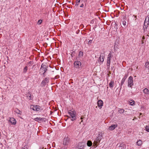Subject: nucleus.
<instances>
[{"label": "nucleus", "mask_w": 149, "mask_h": 149, "mask_svg": "<svg viewBox=\"0 0 149 149\" xmlns=\"http://www.w3.org/2000/svg\"><path fill=\"white\" fill-rule=\"evenodd\" d=\"M102 139V136L99 134L93 142V144L94 146H97V144H99L101 140Z\"/></svg>", "instance_id": "1"}, {"label": "nucleus", "mask_w": 149, "mask_h": 149, "mask_svg": "<svg viewBox=\"0 0 149 149\" xmlns=\"http://www.w3.org/2000/svg\"><path fill=\"white\" fill-rule=\"evenodd\" d=\"M68 113L72 118L71 120L73 121L76 119V112L75 111L69 110Z\"/></svg>", "instance_id": "2"}, {"label": "nucleus", "mask_w": 149, "mask_h": 149, "mask_svg": "<svg viewBox=\"0 0 149 149\" xmlns=\"http://www.w3.org/2000/svg\"><path fill=\"white\" fill-rule=\"evenodd\" d=\"M127 82L128 87L132 88V86L134 85L133 78L132 76H130L129 77Z\"/></svg>", "instance_id": "3"}, {"label": "nucleus", "mask_w": 149, "mask_h": 149, "mask_svg": "<svg viewBox=\"0 0 149 149\" xmlns=\"http://www.w3.org/2000/svg\"><path fill=\"white\" fill-rule=\"evenodd\" d=\"M30 109L34 111H40L42 110V109L38 105H33L31 106Z\"/></svg>", "instance_id": "4"}, {"label": "nucleus", "mask_w": 149, "mask_h": 149, "mask_svg": "<svg viewBox=\"0 0 149 149\" xmlns=\"http://www.w3.org/2000/svg\"><path fill=\"white\" fill-rule=\"evenodd\" d=\"M112 54L110 53L108 55L107 61V66H108L109 67L110 66L111 58L112 57Z\"/></svg>", "instance_id": "5"}, {"label": "nucleus", "mask_w": 149, "mask_h": 149, "mask_svg": "<svg viewBox=\"0 0 149 149\" xmlns=\"http://www.w3.org/2000/svg\"><path fill=\"white\" fill-rule=\"evenodd\" d=\"M8 121L10 123L12 124L15 125L16 123V121L15 119L13 118H10Z\"/></svg>", "instance_id": "6"}, {"label": "nucleus", "mask_w": 149, "mask_h": 149, "mask_svg": "<svg viewBox=\"0 0 149 149\" xmlns=\"http://www.w3.org/2000/svg\"><path fill=\"white\" fill-rule=\"evenodd\" d=\"M45 65L42 64L41 65V67L40 69V70L43 72V74H44L47 70V69L45 68Z\"/></svg>", "instance_id": "7"}, {"label": "nucleus", "mask_w": 149, "mask_h": 149, "mask_svg": "<svg viewBox=\"0 0 149 149\" xmlns=\"http://www.w3.org/2000/svg\"><path fill=\"white\" fill-rule=\"evenodd\" d=\"M74 64L75 67L78 68L79 67V66L81 65V63L79 61H75Z\"/></svg>", "instance_id": "8"}, {"label": "nucleus", "mask_w": 149, "mask_h": 149, "mask_svg": "<svg viewBox=\"0 0 149 149\" xmlns=\"http://www.w3.org/2000/svg\"><path fill=\"white\" fill-rule=\"evenodd\" d=\"M104 55L103 54H101L100 55V56L99 57V59L100 61L102 62H103L104 60Z\"/></svg>", "instance_id": "9"}, {"label": "nucleus", "mask_w": 149, "mask_h": 149, "mask_svg": "<svg viewBox=\"0 0 149 149\" xmlns=\"http://www.w3.org/2000/svg\"><path fill=\"white\" fill-rule=\"evenodd\" d=\"M97 104L98 107L101 109L103 105V102L102 100H99L97 102Z\"/></svg>", "instance_id": "10"}, {"label": "nucleus", "mask_w": 149, "mask_h": 149, "mask_svg": "<svg viewBox=\"0 0 149 149\" xmlns=\"http://www.w3.org/2000/svg\"><path fill=\"white\" fill-rule=\"evenodd\" d=\"M27 98L29 100L33 98V96H31V94L30 92H28L26 94Z\"/></svg>", "instance_id": "11"}, {"label": "nucleus", "mask_w": 149, "mask_h": 149, "mask_svg": "<svg viewBox=\"0 0 149 149\" xmlns=\"http://www.w3.org/2000/svg\"><path fill=\"white\" fill-rule=\"evenodd\" d=\"M77 147L79 149H82L84 148V145L83 143L80 142L78 143Z\"/></svg>", "instance_id": "12"}, {"label": "nucleus", "mask_w": 149, "mask_h": 149, "mask_svg": "<svg viewBox=\"0 0 149 149\" xmlns=\"http://www.w3.org/2000/svg\"><path fill=\"white\" fill-rule=\"evenodd\" d=\"M128 76V75L127 74H125L124 77L122 79L120 84L121 86H122L124 84V82L125 81L126 79L127 78Z\"/></svg>", "instance_id": "13"}, {"label": "nucleus", "mask_w": 149, "mask_h": 149, "mask_svg": "<svg viewBox=\"0 0 149 149\" xmlns=\"http://www.w3.org/2000/svg\"><path fill=\"white\" fill-rule=\"evenodd\" d=\"M117 126V125L116 124L110 126L109 128V130H113Z\"/></svg>", "instance_id": "14"}, {"label": "nucleus", "mask_w": 149, "mask_h": 149, "mask_svg": "<svg viewBox=\"0 0 149 149\" xmlns=\"http://www.w3.org/2000/svg\"><path fill=\"white\" fill-rule=\"evenodd\" d=\"M143 92L146 95H148L149 94V90L147 88H145L143 90Z\"/></svg>", "instance_id": "15"}, {"label": "nucleus", "mask_w": 149, "mask_h": 149, "mask_svg": "<svg viewBox=\"0 0 149 149\" xmlns=\"http://www.w3.org/2000/svg\"><path fill=\"white\" fill-rule=\"evenodd\" d=\"M135 103V101L133 100H130L128 101L129 104L132 106L134 105Z\"/></svg>", "instance_id": "16"}, {"label": "nucleus", "mask_w": 149, "mask_h": 149, "mask_svg": "<svg viewBox=\"0 0 149 149\" xmlns=\"http://www.w3.org/2000/svg\"><path fill=\"white\" fill-rule=\"evenodd\" d=\"M49 78H46L45 79L42 81V83L44 84H45L47 83L49 81Z\"/></svg>", "instance_id": "17"}, {"label": "nucleus", "mask_w": 149, "mask_h": 149, "mask_svg": "<svg viewBox=\"0 0 149 149\" xmlns=\"http://www.w3.org/2000/svg\"><path fill=\"white\" fill-rule=\"evenodd\" d=\"M114 82L113 81H111L109 84V86L110 88H113V87Z\"/></svg>", "instance_id": "18"}, {"label": "nucleus", "mask_w": 149, "mask_h": 149, "mask_svg": "<svg viewBox=\"0 0 149 149\" xmlns=\"http://www.w3.org/2000/svg\"><path fill=\"white\" fill-rule=\"evenodd\" d=\"M148 24L149 23L144 22L143 26L144 29H146L147 28L148 26Z\"/></svg>", "instance_id": "19"}, {"label": "nucleus", "mask_w": 149, "mask_h": 149, "mask_svg": "<svg viewBox=\"0 0 149 149\" xmlns=\"http://www.w3.org/2000/svg\"><path fill=\"white\" fill-rule=\"evenodd\" d=\"M136 143L138 146H140L141 145L142 143V141L140 140H139L137 141Z\"/></svg>", "instance_id": "20"}, {"label": "nucleus", "mask_w": 149, "mask_h": 149, "mask_svg": "<svg viewBox=\"0 0 149 149\" xmlns=\"http://www.w3.org/2000/svg\"><path fill=\"white\" fill-rule=\"evenodd\" d=\"M34 120L36 121H38V120L41 121L42 120H43V119L42 118L37 117L36 118H35L34 119Z\"/></svg>", "instance_id": "21"}, {"label": "nucleus", "mask_w": 149, "mask_h": 149, "mask_svg": "<svg viewBox=\"0 0 149 149\" xmlns=\"http://www.w3.org/2000/svg\"><path fill=\"white\" fill-rule=\"evenodd\" d=\"M87 145L89 147L91 146L92 145V142L90 141H87Z\"/></svg>", "instance_id": "22"}, {"label": "nucleus", "mask_w": 149, "mask_h": 149, "mask_svg": "<svg viewBox=\"0 0 149 149\" xmlns=\"http://www.w3.org/2000/svg\"><path fill=\"white\" fill-rule=\"evenodd\" d=\"M28 70V67L27 66H25L23 70V72L25 73Z\"/></svg>", "instance_id": "23"}, {"label": "nucleus", "mask_w": 149, "mask_h": 149, "mask_svg": "<svg viewBox=\"0 0 149 149\" xmlns=\"http://www.w3.org/2000/svg\"><path fill=\"white\" fill-rule=\"evenodd\" d=\"M145 66L146 68H147L148 70H149V63L148 62H147L146 63Z\"/></svg>", "instance_id": "24"}, {"label": "nucleus", "mask_w": 149, "mask_h": 149, "mask_svg": "<svg viewBox=\"0 0 149 149\" xmlns=\"http://www.w3.org/2000/svg\"><path fill=\"white\" fill-rule=\"evenodd\" d=\"M83 55V52L81 51H80L79 54V57H82Z\"/></svg>", "instance_id": "25"}, {"label": "nucleus", "mask_w": 149, "mask_h": 149, "mask_svg": "<svg viewBox=\"0 0 149 149\" xmlns=\"http://www.w3.org/2000/svg\"><path fill=\"white\" fill-rule=\"evenodd\" d=\"M149 17L148 16H147L146 17L145 22L149 23Z\"/></svg>", "instance_id": "26"}, {"label": "nucleus", "mask_w": 149, "mask_h": 149, "mask_svg": "<svg viewBox=\"0 0 149 149\" xmlns=\"http://www.w3.org/2000/svg\"><path fill=\"white\" fill-rule=\"evenodd\" d=\"M118 112L120 113H123L124 112V110L123 109H120L118 110Z\"/></svg>", "instance_id": "27"}, {"label": "nucleus", "mask_w": 149, "mask_h": 149, "mask_svg": "<svg viewBox=\"0 0 149 149\" xmlns=\"http://www.w3.org/2000/svg\"><path fill=\"white\" fill-rule=\"evenodd\" d=\"M146 131L147 132H149V126H147L146 127Z\"/></svg>", "instance_id": "28"}, {"label": "nucleus", "mask_w": 149, "mask_h": 149, "mask_svg": "<svg viewBox=\"0 0 149 149\" xmlns=\"http://www.w3.org/2000/svg\"><path fill=\"white\" fill-rule=\"evenodd\" d=\"M42 20L41 19L39 20L38 22V24H40L42 22Z\"/></svg>", "instance_id": "29"}, {"label": "nucleus", "mask_w": 149, "mask_h": 149, "mask_svg": "<svg viewBox=\"0 0 149 149\" xmlns=\"http://www.w3.org/2000/svg\"><path fill=\"white\" fill-rule=\"evenodd\" d=\"M16 112L17 113H18V114H21L22 112L20 111L18 109H17V111H16Z\"/></svg>", "instance_id": "30"}, {"label": "nucleus", "mask_w": 149, "mask_h": 149, "mask_svg": "<svg viewBox=\"0 0 149 149\" xmlns=\"http://www.w3.org/2000/svg\"><path fill=\"white\" fill-rule=\"evenodd\" d=\"M92 43V40H90L88 42V45H91V44Z\"/></svg>", "instance_id": "31"}, {"label": "nucleus", "mask_w": 149, "mask_h": 149, "mask_svg": "<svg viewBox=\"0 0 149 149\" xmlns=\"http://www.w3.org/2000/svg\"><path fill=\"white\" fill-rule=\"evenodd\" d=\"M67 142L66 141V140L65 141V140H64L63 142V145H66L67 144Z\"/></svg>", "instance_id": "32"}, {"label": "nucleus", "mask_w": 149, "mask_h": 149, "mask_svg": "<svg viewBox=\"0 0 149 149\" xmlns=\"http://www.w3.org/2000/svg\"><path fill=\"white\" fill-rule=\"evenodd\" d=\"M122 24L124 26H125L126 24V22L125 21H123L122 22Z\"/></svg>", "instance_id": "33"}, {"label": "nucleus", "mask_w": 149, "mask_h": 149, "mask_svg": "<svg viewBox=\"0 0 149 149\" xmlns=\"http://www.w3.org/2000/svg\"><path fill=\"white\" fill-rule=\"evenodd\" d=\"M29 65H31L32 64V62L31 61H30L28 63Z\"/></svg>", "instance_id": "34"}, {"label": "nucleus", "mask_w": 149, "mask_h": 149, "mask_svg": "<svg viewBox=\"0 0 149 149\" xmlns=\"http://www.w3.org/2000/svg\"><path fill=\"white\" fill-rule=\"evenodd\" d=\"M80 1V0H76V4H77V3L79 2Z\"/></svg>", "instance_id": "35"}, {"label": "nucleus", "mask_w": 149, "mask_h": 149, "mask_svg": "<svg viewBox=\"0 0 149 149\" xmlns=\"http://www.w3.org/2000/svg\"><path fill=\"white\" fill-rule=\"evenodd\" d=\"M84 6V5L83 4H82L80 6V7H83Z\"/></svg>", "instance_id": "36"}, {"label": "nucleus", "mask_w": 149, "mask_h": 149, "mask_svg": "<svg viewBox=\"0 0 149 149\" xmlns=\"http://www.w3.org/2000/svg\"><path fill=\"white\" fill-rule=\"evenodd\" d=\"M84 118V117L83 116H81L80 118V119L81 120H83V119Z\"/></svg>", "instance_id": "37"}, {"label": "nucleus", "mask_w": 149, "mask_h": 149, "mask_svg": "<svg viewBox=\"0 0 149 149\" xmlns=\"http://www.w3.org/2000/svg\"><path fill=\"white\" fill-rule=\"evenodd\" d=\"M83 120H81V122L79 123V124H81V122H83Z\"/></svg>", "instance_id": "38"}, {"label": "nucleus", "mask_w": 149, "mask_h": 149, "mask_svg": "<svg viewBox=\"0 0 149 149\" xmlns=\"http://www.w3.org/2000/svg\"><path fill=\"white\" fill-rule=\"evenodd\" d=\"M143 39H144V37H143L142 38Z\"/></svg>", "instance_id": "39"}, {"label": "nucleus", "mask_w": 149, "mask_h": 149, "mask_svg": "<svg viewBox=\"0 0 149 149\" xmlns=\"http://www.w3.org/2000/svg\"><path fill=\"white\" fill-rule=\"evenodd\" d=\"M22 149H25V148H22Z\"/></svg>", "instance_id": "40"}, {"label": "nucleus", "mask_w": 149, "mask_h": 149, "mask_svg": "<svg viewBox=\"0 0 149 149\" xmlns=\"http://www.w3.org/2000/svg\"><path fill=\"white\" fill-rule=\"evenodd\" d=\"M135 17V18H136V16Z\"/></svg>", "instance_id": "41"}, {"label": "nucleus", "mask_w": 149, "mask_h": 149, "mask_svg": "<svg viewBox=\"0 0 149 149\" xmlns=\"http://www.w3.org/2000/svg\"><path fill=\"white\" fill-rule=\"evenodd\" d=\"M142 43H143V41Z\"/></svg>", "instance_id": "42"}]
</instances>
